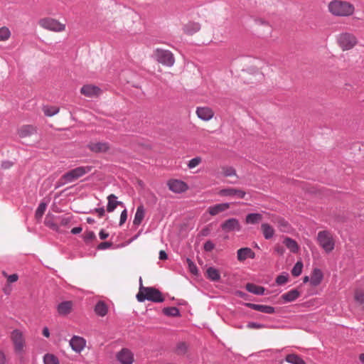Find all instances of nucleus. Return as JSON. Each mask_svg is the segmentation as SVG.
<instances>
[{"label": "nucleus", "instance_id": "a878e982", "mask_svg": "<svg viewBox=\"0 0 364 364\" xmlns=\"http://www.w3.org/2000/svg\"><path fill=\"white\" fill-rule=\"evenodd\" d=\"M245 288L247 291L255 295H263L265 291L264 287L256 285L253 283H247Z\"/></svg>", "mask_w": 364, "mask_h": 364}, {"label": "nucleus", "instance_id": "864d4df0", "mask_svg": "<svg viewBox=\"0 0 364 364\" xmlns=\"http://www.w3.org/2000/svg\"><path fill=\"white\" fill-rule=\"evenodd\" d=\"M112 246V242H103L98 245L97 250H106Z\"/></svg>", "mask_w": 364, "mask_h": 364}, {"label": "nucleus", "instance_id": "5701e85b", "mask_svg": "<svg viewBox=\"0 0 364 364\" xmlns=\"http://www.w3.org/2000/svg\"><path fill=\"white\" fill-rule=\"evenodd\" d=\"M117 197L114 194H110L107 196V210L109 213L113 212L117 205L123 206V203L117 200Z\"/></svg>", "mask_w": 364, "mask_h": 364}, {"label": "nucleus", "instance_id": "1a4fd4ad", "mask_svg": "<svg viewBox=\"0 0 364 364\" xmlns=\"http://www.w3.org/2000/svg\"><path fill=\"white\" fill-rule=\"evenodd\" d=\"M220 228L223 231L226 232L233 231L239 232L241 230V225L239 220L234 218H229L224 221L220 225Z\"/></svg>", "mask_w": 364, "mask_h": 364}, {"label": "nucleus", "instance_id": "ea45409f", "mask_svg": "<svg viewBox=\"0 0 364 364\" xmlns=\"http://www.w3.org/2000/svg\"><path fill=\"white\" fill-rule=\"evenodd\" d=\"M223 174L225 177L236 176V171L232 166L223 167Z\"/></svg>", "mask_w": 364, "mask_h": 364}, {"label": "nucleus", "instance_id": "e2e57ef3", "mask_svg": "<svg viewBox=\"0 0 364 364\" xmlns=\"http://www.w3.org/2000/svg\"><path fill=\"white\" fill-rule=\"evenodd\" d=\"M43 335L46 337V338H48L50 336V332H49V329L48 327H44L43 329Z\"/></svg>", "mask_w": 364, "mask_h": 364}, {"label": "nucleus", "instance_id": "13d9d810", "mask_svg": "<svg viewBox=\"0 0 364 364\" xmlns=\"http://www.w3.org/2000/svg\"><path fill=\"white\" fill-rule=\"evenodd\" d=\"M100 238L101 240H105L108 237L109 234L107 232H105L103 230H102L99 233Z\"/></svg>", "mask_w": 364, "mask_h": 364}, {"label": "nucleus", "instance_id": "bf43d9fd", "mask_svg": "<svg viewBox=\"0 0 364 364\" xmlns=\"http://www.w3.org/2000/svg\"><path fill=\"white\" fill-rule=\"evenodd\" d=\"M82 229L81 227H75L71 230V233H73V235H77L80 233L82 232Z\"/></svg>", "mask_w": 364, "mask_h": 364}, {"label": "nucleus", "instance_id": "c03bdc74", "mask_svg": "<svg viewBox=\"0 0 364 364\" xmlns=\"http://www.w3.org/2000/svg\"><path fill=\"white\" fill-rule=\"evenodd\" d=\"M201 158L199 156L195 157L188 161V167L189 168H193L201 163Z\"/></svg>", "mask_w": 364, "mask_h": 364}, {"label": "nucleus", "instance_id": "37998d69", "mask_svg": "<svg viewBox=\"0 0 364 364\" xmlns=\"http://www.w3.org/2000/svg\"><path fill=\"white\" fill-rule=\"evenodd\" d=\"M186 351H187V345L186 344V343L181 342V343H178L176 348V352L177 354L184 355L186 353Z\"/></svg>", "mask_w": 364, "mask_h": 364}, {"label": "nucleus", "instance_id": "a211bd4d", "mask_svg": "<svg viewBox=\"0 0 364 364\" xmlns=\"http://www.w3.org/2000/svg\"><path fill=\"white\" fill-rule=\"evenodd\" d=\"M37 132L36 127L30 124L23 125L18 129V134L21 138L30 136Z\"/></svg>", "mask_w": 364, "mask_h": 364}, {"label": "nucleus", "instance_id": "423d86ee", "mask_svg": "<svg viewBox=\"0 0 364 364\" xmlns=\"http://www.w3.org/2000/svg\"><path fill=\"white\" fill-rule=\"evenodd\" d=\"M337 43L341 48L345 51L352 49L357 44L358 40L353 33L343 32L337 36Z\"/></svg>", "mask_w": 364, "mask_h": 364}, {"label": "nucleus", "instance_id": "f8f14e48", "mask_svg": "<svg viewBox=\"0 0 364 364\" xmlns=\"http://www.w3.org/2000/svg\"><path fill=\"white\" fill-rule=\"evenodd\" d=\"M219 196L225 197H235L237 198H244L246 192L237 188H223L218 192Z\"/></svg>", "mask_w": 364, "mask_h": 364}, {"label": "nucleus", "instance_id": "2eb2a0df", "mask_svg": "<svg viewBox=\"0 0 364 364\" xmlns=\"http://www.w3.org/2000/svg\"><path fill=\"white\" fill-rule=\"evenodd\" d=\"M237 257L240 262H243L247 258L254 259L255 252L250 247H242L237 251Z\"/></svg>", "mask_w": 364, "mask_h": 364}, {"label": "nucleus", "instance_id": "9d476101", "mask_svg": "<svg viewBox=\"0 0 364 364\" xmlns=\"http://www.w3.org/2000/svg\"><path fill=\"white\" fill-rule=\"evenodd\" d=\"M82 95L90 98L99 97L102 93V90L96 85H85L80 89Z\"/></svg>", "mask_w": 364, "mask_h": 364}, {"label": "nucleus", "instance_id": "c756f323", "mask_svg": "<svg viewBox=\"0 0 364 364\" xmlns=\"http://www.w3.org/2000/svg\"><path fill=\"white\" fill-rule=\"evenodd\" d=\"M284 244L293 253H296L299 250L297 242L290 237H286L284 240Z\"/></svg>", "mask_w": 364, "mask_h": 364}, {"label": "nucleus", "instance_id": "7c9ffc66", "mask_svg": "<svg viewBox=\"0 0 364 364\" xmlns=\"http://www.w3.org/2000/svg\"><path fill=\"white\" fill-rule=\"evenodd\" d=\"M262 219L260 213H250L245 218V222L247 224H257Z\"/></svg>", "mask_w": 364, "mask_h": 364}, {"label": "nucleus", "instance_id": "774afa93", "mask_svg": "<svg viewBox=\"0 0 364 364\" xmlns=\"http://www.w3.org/2000/svg\"><path fill=\"white\" fill-rule=\"evenodd\" d=\"M308 282H310L309 277L308 276L304 277V279H303V282L304 283H306Z\"/></svg>", "mask_w": 364, "mask_h": 364}, {"label": "nucleus", "instance_id": "8fccbe9b", "mask_svg": "<svg viewBox=\"0 0 364 364\" xmlns=\"http://www.w3.org/2000/svg\"><path fill=\"white\" fill-rule=\"evenodd\" d=\"M3 274L7 277V280L9 283L16 282L18 279V276L17 274L7 275V274L5 272H3Z\"/></svg>", "mask_w": 364, "mask_h": 364}, {"label": "nucleus", "instance_id": "4d7b16f0", "mask_svg": "<svg viewBox=\"0 0 364 364\" xmlns=\"http://www.w3.org/2000/svg\"><path fill=\"white\" fill-rule=\"evenodd\" d=\"M159 258L161 260H165V259H166L168 258V255H167L166 252L164 250H161L159 252Z\"/></svg>", "mask_w": 364, "mask_h": 364}, {"label": "nucleus", "instance_id": "f03ea898", "mask_svg": "<svg viewBox=\"0 0 364 364\" xmlns=\"http://www.w3.org/2000/svg\"><path fill=\"white\" fill-rule=\"evenodd\" d=\"M90 166H78L64 173L58 181L56 188L69 183H72L92 171Z\"/></svg>", "mask_w": 364, "mask_h": 364}, {"label": "nucleus", "instance_id": "e433bc0d", "mask_svg": "<svg viewBox=\"0 0 364 364\" xmlns=\"http://www.w3.org/2000/svg\"><path fill=\"white\" fill-rule=\"evenodd\" d=\"M11 31L6 26H2L0 28V41H6L11 37Z\"/></svg>", "mask_w": 364, "mask_h": 364}, {"label": "nucleus", "instance_id": "39448f33", "mask_svg": "<svg viewBox=\"0 0 364 364\" xmlns=\"http://www.w3.org/2000/svg\"><path fill=\"white\" fill-rule=\"evenodd\" d=\"M317 241L319 245L327 253L331 252L334 249L335 241L332 235L328 230H322L318 232L317 235Z\"/></svg>", "mask_w": 364, "mask_h": 364}, {"label": "nucleus", "instance_id": "4c0bfd02", "mask_svg": "<svg viewBox=\"0 0 364 364\" xmlns=\"http://www.w3.org/2000/svg\"><path fill=\"white\" fill-rule=\"evenodd\" d=\"M44 364H60L58 358L53 355L47 353L43 356Z\"/></svg>", "mask_w": 364, "mask_h": 364}, {"label": "nucleus", "instance_id": "7ed1b4c3", "mask_svg": "<svg viewBox=\"0 0 364 364\" xmlns=\"http://www.w3.org/2000/svg\"><path fill=\"white\" fill-rule=\"evenodd\" d=\"M136 299L139 302L148 300L156 303H161L164 300L159 290L154 287H145L141 284L136 294Z\"/></svg>", "mask_w": 364, "mask_h": 364}, {"label": "nucleus", "instance_id": "f704fd0d", "mask_svg": "<svg viewBox=\"0 0 364 364\" xmlns=\"http://www.w3.org/2000/svg\"><path fill=\"white\" fill-rule=\"evenodd\" d=\"M163 313L168 316H180L179 309L175 306L166 307L163 309Z\"/></svg>", "mask_w": 364, "mask_h": 364}, {"label": "nucleus", "instance_id": "de8ad7c7", "mask_svg": "<svg viewBox=\"0 0 364 364\" xmlns=\"http://www.w3.org/2000/svg\"><path fill=\"white\" fill-rule=\"evenodd\" d=\"M277 222L281 230L286 231L288 229L289 223L284 219L279 218H277Z\"/></svg>", "mask_w": 364, "mask_h": 364}, {"label": "nucleus", "instance_id": "aec40b11", "mask_svg": "<svg viewBox=\"0 0 364 364\" xmlns=\"http://www.w3.org/2000/svg\"><path fill=\"white\" fill-rule=\"evenodd\" d=\"M323 278V272L320 269H314L310 278V284L312 287H317L319 285Z\"/></svg>", "mask_w": 364, "mask_h": 364}, {"label": "nucleus", "instance_id": "338daca9", "mask_svg": "<svg viewBox=\"0 0 364 364\" xmlns=\"http://www.w3.org/2000/svg\"><path fill=\"white\" fill-rule=\"evenodd\" d=\"M11 166V164L9 162H5L3 164V166L4 168H9Z\"/></svg>", "mask_w": 364, "mask_h": 364}, {"label": "nucleus", "instance_id": "b1692460", "mask_svg": "<svg viewBox=\"0 0 364 364\" xmlns=\"http://www.w3.org/2000/svg\"><path fill=\"white\" fill-rule=\"evenodd\" d=\"M300 292L297 289H291L282 295L284 302H291L297 299L300 296Z\"/></svg>", "mask_w": 364, "mask_h": 364}, {"label": "nucleus", "instance_id": "69168bd1", "mask_svg": "<svg viewBox=\"0 0 364 364\" xmlns=\"http://www.w3.org/2000/svg\"><path fill=\"white\" fill-rule=\"evenodd\" d=\"M359 359H360V361L364 364V353H361L360 355H359Z\"/></svg>", "mask_w": 364, "mask_h": 364}, {"label": "nucleus", "instance_id": "a18cd8bd", "mask_svg": "<svg viewBox=\"0 0 364 364\" xmlns=\"http://www.w3.org/2000/svg\"><path fill=\"white\" fill-rule=\"evenodd\" d=\"M355 300L360 304H364V291H356L355 293Z\"/></svg>", "mask_w": 364, "mask_h": 364}, {"label": "nucleus", "instance_id": "412c9836", "mask_svg": "<svg viewBox=\"0 0 364 364\" xmlns=\"http://www.w3.org/2000/svg\"><path fill=\"white\" fill-rule=\"evenodd\" d=\"M230 205L229 203L216 204L208 208V213L211 215H216L220 213L228 210L230 208Z\"/></svg>", "mask_w": 364, "mask_h": 364}, {"label": "nucleus", "instance_id": "c85d7f7f", "mask_svg": "<svg viewBox=\"0 0 364 364\" xmlns=\"http://www.w3.org/2000/svg\"><path fill=\"white\" fill-rule=\"evenodd\" d=\"M72 309V302L71 301H63L58 304V311L60 315H67L68 314Z\"/></svg>", "mask_w": 364, "mask_h": 364}, {"label": "nucleus", "instance_id": "473e14b6", "mask_svg": "<svg viewBox=\"0 0 364 364\" xmlns=\"http://www.w3.org/2000/svg\"><path fill=\"white\" fill-rule=\"evenodd\" d=\"M285 360L291 364H306L305 361L296 354H289L286 356Z\"/></svg>", "mask_w": 364, "mask_h": 364}, {"label": "nucleus", "instance_id": "0e129e2a", "mask_svg": "<svg viewBox=\"0 0 364 364\" xmlns=\"http://www.w3.org/2000/svg\"><path fill=\"white\" fill-rule=\"evenodd\" d=\"M255 21L257 24L259 25L267 24V23L262 19H257Z\"/></svg>", "mask_w": 364, "mask_h": 364}, {"label": "nucleus", "instance_id": "4468645a", "mask_svg": "<svg viewBox=\"0 0 364 364\" xmlns=\"http://www.w3.org/2000/svg\"><path fill=\"white\" fill-rule=\"evenodd\" d=\"M245 306L250 308L251 309L258 311L264 314H272L275 312V309L271 306L256 304L252 303H245Z\"/></svg>", "mask_w": 364, "mask_h": 364}, {"label": "nucleus", "instance_id": "6e6d98bb", "mask_svg": "<svg viewBox=\"0 0 364 364\" xmlns=\"http://www.w3.org/2000/svg\"><path fill=\"white\" fill-rule=\"evenodd\" d=\"M94 212L97 213L98 214V216L100 218H102V216H104L105 215V208L104 207H101V208H97L94 210Z\"/></svg>", "mask_w": 364, "mask_h": 364}, {"label": "nucleus", "instance_id": "20e7f679", "mask_svg": "<svg viewBox=\"0 0 364 364\" xmlns=\"http://www.w3.org/2000/svg\"><path fill=\"white\" fill-rule=\"evenodd\" d=\"M155 60L163 65L171 67L175 63L173 54L168 50L156 48L154 51Z\"/></svg>", "mask_w": 364, "mask_h": 364}, {"label": "nucleus", "instance_id": "9b49d317", "mask_svg": "<svg viewBox=\"0 0 364 364\" xmlns=\"http://www.w3.org/2000/svg\"><path fill=\"white\" fill-rule=\"evenodd\" d=\"M121 364H132L134 361L133 353L128 348H122L116 355Z\"/></svg>", "mask_w": 364, "mask_h": 364}, {"label": "nucleus", "instance_id": "3c124183", "mask_svg": "<svg viewBox=\"0 0 364 364\" xmlns=\"http://www.w3.org/2000/svg\"><path fill=\"white\" fill-rule=\"evenodd\" d=\"M247 327L248 328L259 329L264 328V325L257 322H249Z\"/></svg>", "mask_w": 364, "mask_h": 364}, {"label": "nucleus", "instance_id": "cd10ccee", "mask_svg": "<svg viewBox=\"0 0 364 364\" xmlns=\"http://www.w3.org/2000/svg\"><path fill=\"white\" fill-rule=\"evenodd\" d=\"M261 229L266 240L271 239L274 235V230L268 223H262L261 225Z\"/></svg>", "mask_w": 364, "mask_h": 364}, {"label": "nucleus", "instance_id": "6e6552de", "mask_svg": "<svg viewBox=\"0 0 364 364\" xmlns=\"http://www.w3.org/2000/svg\"><path fill=\"white\" fill-rule=\"evenodd\" d=\"M11 339L14 344V351L18 355H22L26 344L23 333L18 329L14 330L11 334Z\"/></svg>", "mask_w": 364, "mask_h": 364}, {"label": "nucleus", "instance_id": "5fc2aeb1", "mask_svg": "<svg viewBox=\"0 0 364 364\" xmlns=\"http://www.w3.org/2000/svg\"><path fill=\"white\" fill-rule=\"evenodd\" d=\"M127 219V209H124L121 213L119 225L120 226H122L126 222Z\"/></svg>", "mask_w": 364, "mask_h": 364}, {"label": "nucleus", "instance_id": "0eeeda50", "mask_svg": "<svg viewBox=\"0 0 364 364\" xmlns=\"http://www.w3.org/2000/svg\"><path fill=\"white\" fill-rule=\"evenodd\" d=\"M38 24L43 28L54 32H61L65 29V24L49 17L41 18L38 21Z\"/></svg>", "mask_w": 364, "mask_h": 364}, {"label": "nucleus", "instance_id": "680f3d73", "mask_svg": "<svg viewBox=\"0 0 364 364\" xmlns=\"http://www.w3.org/2000/svg\"><path fill=\"white\" fill-rule=\"evenodd\" d=\"M275 251L280 255H282L284 252V249L283 248V247H281V246H277L275 248Z\"/></svg>", "mask_w": 364, "mask_h": 364}, {"label": "nucleus", "instance_id": "ddd939ff", "mask_svg": "<svg viewBox=\"0 0 364 364\" xmlns=\"http://www.w3.org/2000/svg\"><path fill=\"white\" fill-rule=\"evenodd\" d=\"M169 190L176 193L185 192L187 188V184L180 180H170L167 183Z\"/></svg>", "mask_w": 364, "mask_h": 364}, {"label": "nucleus", "instance_id": "09e8293b", "mask_svg": "<svg viewBox=\"0 0 364 364\" xmlns=\"http://www.w3.org/2000/svg\"><path fill=\"white\" fill-rule=\"evenodd\" d=\"M44 223L47 227L50 228L53 230H57L58 229V226L51 219H49L48 217L46 218Z\"/></svg>", "mask_w": 364, "mask_h": 364}, {"label": "nucleus", "instance_id": "f257e3e1", "mask_svg": "<svg viewBox=\"0 0 364 364\" xmlns=\"http://www.w3.org/2000/svg\"><path fill=\"white\" fill-rule=\"evenodd\" d=\"M328 11L334 16L349 17L355 13L354 5L347 1L332 0L328 4Z\"/></svg>", "mask_w": 364, "mask_h": 364}, {"label": "nucleus", "instance_id": "49530a36", "mask_svg": "<svg viewBox=\"0 0 364 364\" xmlns=\"http://www.w3.org/2000/svg\"><path fill=\"white\" fill-rule=\"evenodd\" d=\"M288 279L289 276L287 274H280L276 278V283L278 285L284 284L288 282Z\"/></svg>", "mask_w": 364, "mask_h": 364}, {"label": "nucleus", "instance_id": "393cba45", "mask_svg": "<svg viewBox=\"0 0 364 364\" xmlns=\"http://www.w3.org/2000/svg\"><path fill=\"white\" fill-rule=\"evenodd\" d=\"M145 215V209L143 205H140L137 207L135 213L133 224L136 226L139 225Z\"/></svg>", "mask_w": 364, "mask_h": 364}, {"label": "nucleus", "instance_id": "052dcab7", "mask_svg": "<svg viewBox=\"0 0 364 364\" xmlns=\"http://www.w3.org/2000/svg\"><path fill=\"white\" fill-rule=\"evenodd\" d=\"M5 363L6 355L2 351H0V364H5Z\"/></svg>", "mask_w": 364, "mask_h": 364}, {"label": "nucleus", "instance_id": "6ab92c4d", "mask_svg": "<svg viewBox=\"0 0 364 364\" xmlns=\"http://www.w3.org/2000/svg\"><path fill=\"white\" fill-rule=\"evenodd\" d=\"M87 146L90 150L95 153L106 152L109 149V144L102 141L90 143Z\"/></svg>", "mask_w": 364, "mask_h": 364}, {"label": "nucleus", "instance_id": "72a5a7b5", "mask_svg": "<svg viewBox=\"0 0 364 364\" xmlns=\"http://www.w3.org/2000/svg\"><path fill=\"white\" fill-rule=\"evenodd\" d=\"M47 208V203L45 202H41L38 207L37 208L36 213H35V218L37 220H41L42 219V217L46 210Z\"/></svg>", "mask_w": 364, "mask_h": 364}, {"label": "nucleus", "instance_id": "f3484780", "mask_svg": "<svg viewBox=\"0 0 364 364\" xmlns=\"http://www.w3.org/2000/svg\"><path fill=\"white\" fill-rule=\"evenodd\" d=\"M196 114L198 118L204 121H208L213 118L214 112L209 107H198L196 109Z\"/></svg>", "mask_w": 364, "mask_h": 364}, {"label": "nucleus", "instance_id": "603ef678", "mask_svg": "<svg viewBox=\"0 0 364 364\" xmlns=\"http://www.w3.org/2000/svg\"><path fill=\"white\" fill-rule=\"evenodd\" d=\"M203 248L207 252H210L215 248V244L210 241L208 240L204 243Z\"/></svg>", "mask_w": 364, "mask_h": 364}, {"label": "nucleus", "instance_id": "2f4dec72", "mask_svg": "<svg viewBox=\"0 0 364 364\" xmlns=\"http://www.w3.org/2000/svg\"><path fill=\"white\" fill-rule=\"evenodd\" d=\"M95 311L98 316H105L107 313V306L103 301H99L95 305Z\"/></svg>", "mask_w": 364, "mask_h": 364}, {"label": "nucleus", "instance_id": "bb28decb", "mask_svg": "<svg viewBox=\"0 0 364 364\" xmlns=\"http://www.w3.org/2000/svg\"><path fill=\"white\" fill-rule=\"evenodd\" d=\"M206 276L212 282H218L220 279L219 271L215 267H210L206 270Z\"/></svg>", "mask_w": 364, "mask_h": 364}, {"label": "nucleus", "instance_id": "58836bf2", "mask_svg": "<svg viewBox=\"0 0 364 364\" xmlns=\"http://www.w3.org/2000/svg\"><path fill=\"white\" fill-rule=\"evenodd\" d=\"M303 264L301 262H297L291 269V274L294 277H299L302 272Z\"/></svg>", "mask_w": 364, "mask_h": 364}, {"label": "nucleus", "instance_id": "c9c22d12", "mask_svg": "<svg viewBox=\"0 0 364 364\" xmlns=\"http://www.w3.org/2000/svg\"><path fill=\"white\" fill-rule=\"evenodd\" d=\"M59 107L52 106H44L43 111L44 114L47 117H53L59 112Z\"/></svg>", "mask_w": 364, "mask_h": 364}, {"label": "nucleus", "instance_id": "dca6fc26", "mask_svg": "<svg viewBox=\"0 0 364 364\" xmlns=\"http://www.w3.org/2000/svg\"><path fill=\"white\" fill-rule=\"evenodd\" d=\"M72 349L75 352H80L85 346V340L80 336H74L70 341Z\"/></svg>", "mask_w": 364, "mask_h": 364}, {"label": "nucleus", "instance_id": "a19ab883", "mask_svg": "<svg viewBox=\"0 0 364 364\" xmlns=\"http://www.w3.org/2000/svg\"><path fill=\"white\" fill-rule=\"evenodd\" d=\"M186 262L188 264V269H189L190 272L194 275H198V269L196 265L195 264V263L189 258L186 259Z\"/></svg>", "mask_w": 364, "mask_h": 364}, {"label": "nucleus", "instance_id": "79ce46f5", "mask_svg": "<svg viewBox=\"0 0 364 364\" xmlns=\"http://www.w3.org/2000/svg\"><path fill=\"white\" fill-rule=\"evenodd\" d=\"M96 238V235L93 231H86L83 234V239L86 243H89Z\"/></svg>", "mask_w": 364, "mask_h": 364}, {"label": "nucleus", "instance_id": "4be33fe9", "mask_svg": "<svg viewBox=\"0 0 364 364\" xmlns=\"http://www.w3.org/2000/svg\"><path fill=\"white\" fill-rule=\"evenodd\" d=\"M200 29V24L197 22H188L183 27V32L187 35H193Z\"/></svg>", "mask_w": 364, "mask_h": 364}]
</instances>
